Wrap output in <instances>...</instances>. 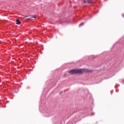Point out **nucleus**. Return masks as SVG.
I'll return each instance as SVG.
<instances>
[{
    "instance_id": "nucleus-1",
    "label": "nucleus",
    "mask_w": 124,
    "mask_h": 124,
    "mask_svg": "<svg viewBox=\"0 0 124 124\" xmlns=\"http://www.w3.org/2000/svg\"><path fill=\"white\" fill-rule=\"evenodd\" d=\"M84 72L83 69H74L71 70L68 72L69 73H70L71 74H76V73H78V74H81V73H83Z\"/></svg>"
},
{
    "instance_id": "nucleus-2",
    "label": "nucleus",
    "mask_w": 124,
    "mask_h": 124,
    "mask_svg": "<svg viewBox=\"0 0 124 124\" xmlns=\"http://www.w3.org/2000/svg\"><path fill=\"white\" fill-rule=\"evenodd\" d=\"M25 19L26 20H31V16H26Z\"/></svg>"
},
{
    "instance_id": "nucleus-3",
    "label": "nucleus",
    "mask_w": 124,
    "mask_h": 124,
    "mask_svg": "<svg viewBox=\"0 0 124 124\" xmlns=\"http://www.w3.org/2000/svg\"><path fill=\"white\" fill-rule=\"evenodd\" d=\"M16 25H20V24H21V21H20V20H19V19H16Z\"/></svg>"
},
{
    "instance_id": "nucleus-4",
    "label": "nucleus",
    "mask_w": 124,
    "mask_h": 124,
    "mask_svg": "<svg viewBox=\"0 0 124 124\" xmlns=\"http://www.w3.org/2000/svg\"><path fill=\"white\" fill-rule=\"evenodd\" d=\"M87 2L92 4V3H93V1H92V0H87Z\"/></svg>"
},
{
    "instance_id": "nucleus-5",
    "label": "nucleus",
    "mask_w": 124,
    "mask_h": 124,
    "mask_svg": "<svg viewBox=\"0 0 124 124\" xmlns=\"http://www.w3.org/2000/svg\"><path fill=\"white\" fill-rule=\"evenodd\" d=\"M31 18H34V19H36V16L35 15L32 16H31Z\"/></svg>"
},
{
    "instance_id": "nucleus-6",
    "label": "nucleus",
    "mask_w": 124,
    "mask_h": 124,
    "mask_svg": "<svg viewBox=\"0 0 124 124\" xmlns=\"http://www.w3.org/2000/svg\"><path fill=\"white\" fill-rule=\"evenodd\" d=\"M83 25H84V22L80 23V26H83Z\"/></svg>"
},
{
    "instance_id": "nucleus-7",
    "label": "nucleus",
    "mask_w": 124,
    "mask_h": 124,
    "mask_svg": "<svg viewBox=\"0 0 124 124\" xmlns=\"http://www.w3.org/2000/svg\"><path fill=\"white\" fill-rule=\"evenodd\" d=\"M83 2L84 3H87V1L86 0H84Z\"/></svg>"
}]
</instances>
